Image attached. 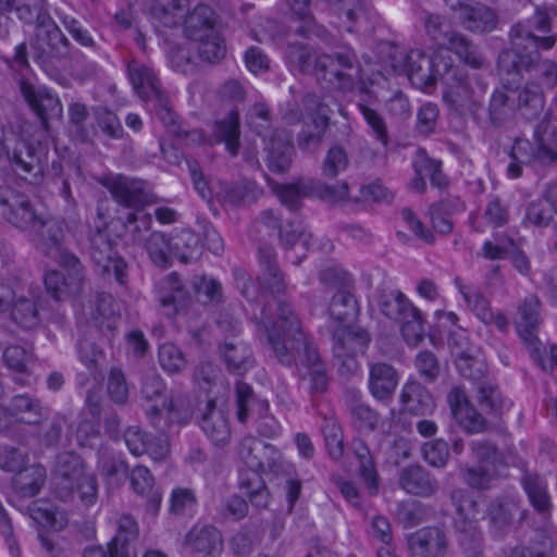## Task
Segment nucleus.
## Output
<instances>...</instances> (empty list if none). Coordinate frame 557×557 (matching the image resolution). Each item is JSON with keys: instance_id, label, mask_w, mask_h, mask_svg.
I'll return each instance as SVG.
<instances>
[{"instance_id": "f257e3e1", "label": "nucleus", "mask_w": 557, "mask_h": 557, "mask_svg": "<svg viewBox=\"0 0 557 557\" xmlns=\"http://www.w3.org/2000/svg\"><path fill=\"white\" fill-rule=\"evenodd\" d=\"M510 48L498 55V70L505 74L519 75L521 71L536 72L543 84L554 88L557 84V63L542 59L540 51L550 50L557 42L556 35L539 36L522 24L516 23L509 32Z\"/></svg>"}, {"instance_id": "f03ea898", "label": "nucleus", "mask_w": 557, "mask_h": 557, "mask_svg": "<svg viewBox=\"0 0 557 557\" xmlns=\"http://www.w3.org/2000/svg\"><path fill=\"white\" fill-rule=\"evenodd\" d=\"M257 335L278 361L290 362L294 350L304 344V331L292 305L275 298L267 300L260 308Z\"/></svg>"}, {"instance_id": "7ed1b4c3", "label": "nucleus", "mask_w": 557, "mask_h": 557, "mask_svg": "<svg viewBox=\"0 0 557 557\" xmlns=\"http://www.w3.org/2000/svg\"><path fill=\"white\" fill-rule=\"evenodd\" d=\"M54 495L62 502H72L76 495L84 506H92L98 499V482L94 473L77 454L63 451L57 455L52 470Z\"/></svg>"}, {"instance_id": "20e7f679", "label": "nucleus", "mask_w": 557, "mask_h": 557, "mask_svg": "<svg viewBox=\"0 0 557 557\" xmlns=\"http://www.w3.org/2000/svg\"><path fill=\"white\" fill-rule=\"evenodd\" d=\"M370 343L371 335L360 326L345 324L333 331L332 351L341 374L350 376L359 371V358L364 356Z\"/></svg>"}, {"instance_id": "39448f33", "label": "nucleus", "mask_w": 557, "mask_h": 557, "mask_svg": "<svg viewBox=\"0 0 557 557\" xmlns=\"http://www.w3.org/2000/svg\"><path fill=\"white\" fill-rule=\"evenodd\" d=\"M441 82L446 86L443 91L445 103L457 114L474 113L481 106V96L485 85L478 82V90L471 85L463 70L457 65H445L441 72Z\"/></svg>"}, {"instance_id": "423d86ee", "label": "nucleus", "mask_w": 557, "mask_h": 557, "mask_svg": "<svg viewBox=\"0 0 557 557\" xmlns=\"http://www.w3.org/2000/svg\"><path fill=\"white\" fill-rule=\"evenodd\" d=\"M309 122H304L297 134V146L302 151H315L323 143L330 127L333 110L317 94L307 92L301 97Z\"/></svg>"}, {"instance_id": "0eeeda50", "label": "nucleus", "mask_w": 557, "mask_h": 557, "mask_svg": "<svg viewBox=\"0 0 557 557\" xmlns=\"http://www.w3.org/2000/svg\"><path fill=\"white\" fill-rule=\"evenodd\" d=\"M88 242V255L96 270L107 277L113 275L119 284L125 285L127 263L115 250L106 226L96 225L89 233Z\"/></svg>"}, {"instance_id": "6e6552de", "label": "nucleus", "mask_w": 557, "mask_h": 557, "mask_svg": "<svg viewBox=\"0 0 557 557\" xmlns=\"http://www.w3.org/2000/svg\"><path fill=\"white\" fill-rule=\"evenodd\" d=\"M30 46L34 51V60L42 67L52 65L55 60L71 58L72 45L52 17L36 28L35 39Z\"/></svg>"}, {"instance_id": "1a4fd4ad", "label": "nucleus", "mask_w": 557, "mask_h": 557, "mask_svg": "<svg viewBox=\"0 0 557 557\" xmlns=\"http://www.w3.org/2000/svg\"><path fill=\"white\" fill-rule=\"evenodd\" d=\"M66 271V276L58 271H48L44 283L46 290L55 300H64L81 293L84 282V269L79 259L73 253H62L54 259Z\"/></svg>"}, {"instance_id": "9d476101", "label": "nucleus", "mask_w": 557, "mask_h": 557, "mask_svg": "<svg viewBox=\"0 0 557 557\" xmlns=\"http://www.w3.org/2000/svg\"><path fill=\"white\" fill-rule=\"evenodd\" d=\"M541 301L535 295L527 296L517 308L515 325L520 338L532 349V356L545 370L546 366L542 360L537 332L541 323Z\"/></svg>"}, {"instance_id": "9b49d317", "label": "nucleus", "mask_w": 557, "mask_h": 557, "mask_svg": "<svg viewBox=\"0 0 557 557\" xmlns=\"http://www.w3.org/2000/svg\"><path fill=\"white\" fill-rule=\"evenodd\" d=\"M449 347L462 377L473 384L487 377V366L481 358L479 349L470 345L463 334H453L449 337Z\"/></svg>"}, {"instance_id": "f8f14e48", "label": "nucleus", "mask_w": 557, "mask_h": 557, "mask_svg": "<svg viewBox=\"0 0 557 557\" xmlns=\"http://www.w3.org/2000/svg\"><path fill=\"white\" fill-rule=\"evenodd\" d=\"M0 214L24 231H32L41 218L26 196L9 190H0Z\"/></svg>"}, {"instance_id": "ddd939ff", "label": "nucleus", "mask_w": 557, "mask_h": 557, "mask_svg": "<svg viewBox=\"0 0 557 557\" xmlns=\"http://www.w3.org/2000/svg\"><path fill=\"white\" fill-rule=\"evenodd\" d=\"M166 417L162 418V410L152 406L147 410L151 424L160 432H165L171 425L187 424L193 418V408L187 395L171 392L163 404Z\"/></svg>"}, {"instance_id": "4468645a", "label": "nucleus", "mask_w": 557, "mask_h": 557, "mask_svg": "<svg viewBox=\"0 0 557 557\" xmlns=\"http://www.w3.org/2000/svg\"><path fill=\"white\" fill-rule=\"evenodd\" d=\"M262 193L255 181H219L214 197L225 208H240L256 202Z\"/></svg>"}, {"instance_id": "2eb2a0df", "label": "nucleus", "mask_w": 557, "mask_h": 557, "mask_svg": "<svg viewBox=\"0 0 557 557\" xmlns=\"http://www.w3.org/2000/svg\"><path fill=\"white\" fill-rule=\"evenodd\" d=\"M183 545L191 557H220L223 537L213 525H195L186 533Z\"/></svg>"}, {"instance_id": "dca6fc26", "label": "nucleus", "mask_w": 557, "mask_h": 557, "mask_svg": "<svg viewBox=\"0 0 557 557\" xmlns=\"http://www.w3.org/2000/svg\"><path fill=\"white\" fill-rule=\"evenodd\" d=\"M30 232L36 248L47 257L58 259L62 253H70L63 249L65 235L59 220L41 216Z\"/></svg>"}, {"instance_id": "f3484780", "label": "nucleus", "mask_w": 557, "mask_h": 557, "mask_svg": "<svg viewBox=\"0 0 557 557\" xmlns=\"http://www.w3.org/2000/svg\"><path fill=\"white\" fill-rule=\"evenodd\" d=\"M409 64L405 74L411 83L418 87H429L441 81V72L445 65H450L443 59L432 60L421 50H411L408 52Z\"/></svg>"}, {"instance_id": "a211bd4d", "label": "nucleus", "mask_w": 557, "mask_h": 557, "mask_svg": "<svg viewBox=\"0 0 557 557\" xmlns=\"http://www.w3.org/2000/svg\"><path fill=\"white\" fill-rule=\"evenodd\" d=\"M153 110L157 117L166 127L168 132L172 134L177 140L185 145L200 144L203 140V135L200 131L185 129L178 122L177 114L173 111L168 96L162 92L156 98L151 99Z\"/></svg>"}, {"instance_id": "6ab92c4d", "label": "nucleus", "mask_w": 557, "mask_h": 557, "mask_svg": "<svg viewBox=\"0 0 557 557\" xmlns=\"http://www.w3.org/2000/svg\"><path fill=\"white\" fill-rule=\"evenodd\" d=\"M398 372L387 362L369 364L368 388L373 398L387 403L392 400L398 385Z\"/></svg>"}, {"instance_id": "aec40b11", "label": "nucleus", "mask_w": 557, "mask_h": 557, "mask_svg": "<svg viewBox=\"0 0 557 557\" xmlns=\"http://www.w3.org/2000/svg\"><path fill=\"white\" fill-rule=\"evenodd\" d=\"M398 485L407 494L419 497H430L440 488L437 480L419 465L403 468L398 474Z\"/></svg>"}, {"instance_id": "412c9836", "label": "nucleus", "mask_w": 557, "mask_h": 557, "mask_svg": "<svg viewBox=\"0 0 557 557\" xmlns=\"http://www.w3.org/2000/svg\"><path fill=\"white\" fill-rule=\"evenodd\" d=\"M21 90L32 110L40 119L45 128L48 126L49 119L60 117L62 115V106L59 98L47 89L35 88L33 85L24 82L21 85Z\"/></svg>"}, {"instance_id": "4be33fe9", "label": "nucleus", "mask_w": 557, "mask_h": 557, "mask_svg": "<svg viewBox=\"0 0 557 557\" xmlns=\"http://www.w3.org/2000/svg\"><path fill=\"white\" fill-rule=\"evenodd\" d=\"M408 547L416 556L444 557L447 549V539L440 528L428 527L418 530L408 537Z\"/></svg>"}, {"instance_id": "5701e85b", "label": "nucleus", "mask_w": 557, "mask_h": 557, "mask_svg": "<svg viewBox=\"0 0 557 557\" xmlns=\"http://www.w3.org/2000/svg\"><path fill=\"white\" fill-rule=\"evenodd\" d=\"M160 306L166 317L176 315L185 306L187 290L177 273L172 272L157 283Z\"/></svg>"}, {"instance_id": "b1692460", "label": "nucleus", "mask_w": 557, "mask_h": 557, "mask_svg": "<svg viewBox=\"0 0 557 557\" xmlns=\"http://www.w3.org/2000/svg\"><path fill=\"white\" fill-rule=\"evenodd\" d=\"M199 425L207 437L216 446L225 445L231 438V428L226 413L216 407L213 399L208 400L201 413Z\"/></svg>"}, {"instance_id": "393cba45", "label": "nucleus", "mask_w": 557, "mask_h": 557, "mask_svg": "<svg viewBox=\"0 0 557 557\" xmlns=\"http://www.w3.org/2000/svg\"><path fill=\"white\" fill-rule=\"evenodd\" d=\"M219 352L228 372L243 375L255 364L250 347L237 338L226 339L219 347Z\"/></svg>"}, {"instance_id": "a878e982", "label": "nucleus", "mask_w": 557, "mask_h": 557, "mask_svg": "<svg viewBox=\"0 0 557 557\" xmlns=\"http://www.w3.org/2000/svg\"><path fill=\"white\" fill-rule=\"evenodd\" d=\"M267 165L277 174L286 173L292 165L295 148L283 131H275L265 146Z\"/></svg>"}, {"instance_id": "bb28decb", "label": "nucleus", "mask_w": 557, "mask_h": 557, "mask_svg": "<svg viewBox=\"0 0 557 557\" xmlns=\"http://www.w3.org/2000/svg\"><path fill=\"white\" fill-rule=\"evenodd\" d=\"M400 404L404 411L412 416H431L435 409L431 393L418 381H408L403 386Z\"/></svg>"}, {"instance_id": "cd10ccee", "label": "nucleus", "mask_w": 557, "mask_h": 557, "mask_svg": "<svg viewBox=\"0 0 557 557\" xmlns=\"http://www.w3.org/2000/svg\"><path fill=\"white\" fill-rule=\"evenodd\" d=\"M13 423L16 422L35 425L40 424L49 416V409L39 398L28 394L15 395L10 400Z\"/></svg>"}, {"instance_id": "c85d7f7f", "label": "nucleus", "mask_w": 557, "mask_h": 557, "mask_svg": "<svg viewBox=\"0 0 557 557\" xmlns=\"http://www.w3.org/2000/svg\"><path fill=\"white\" fill-rule=\"evenodd\" d=\"M107 187L115 201L124 207L138 211L147 202L141 184L125 176L119 175L112 178Z\"/></svg>"}, {"instance_id": "c756f323", "label": "nucleus", "mask_w": 557, "mask_h": 557, "mask_svg": "<svg viewBox=\"0 0 557 557\" xmlns=\"http://www.w3.org/2000/svg\"><path fill=\"white\" fill-rule=\"evenodd\" d=\"M458 14L461 25L474 33L490 32L497 23L495 13L481 3H458Z\"/></svg>"}, {"instance_id": "7c9ffc66", "label": "nucleus", "mask_w": 557, "mask_h": 557, "mask_svg": "<svg viewBox=\"0 0 557 557\" xmlns=\"http://www.w3.org/2000/svg\"><path fill=\"white\" fill-rule=\"evenodd\" d=\"M127 74L136 94L144 101H150L163 91L153 71L138 61H131L127 65Z\"/></svg>"}, {"instance_id": "2f4dec72", "label": "nucleus", "mask_w": 557, "mask_h": 557, "mask_svg": "<svg viewBox=\"0 0 557 557\" xmlns=\"http://www.w3.org/2000/svg\"><path fill=\"white\" fill-rule=\"evenodd\" d=\"M216 15L211 7L207 4H198L194 10L184 17V30L186 36L191 40L205 38L215 33Z\"/></svg>"}, {"instance_id": "473e14b6", "label": "nucleus", "mask_w": 557, "mask_h": 557, "mask_svg": "<svg viewBox=\"0 0 557 557\" xmlns=\"http://www.w3.org/2000/svg\"><path fill=\"white\" fill-rule=\"evenodd\" d=\"M318 81L325 82L333 88L342 91L352 90L355 87L356 76L352 72L336 66L329 58V54L322 53L317 60Z\"/></svg>"}, {"instance_id": "72a5a7b5", "label": "nucleus", "mask_w": 557, "mask_h": 557, "mask_svg": "<svg viewBox=\"0 0 557 557\" xmlns=\"http://www.w3.org/2000/svg\"><path fill=\"white\" fill-rule=\"evenodd\" d=\"M521 485L534 510L543 516L549 515L553 505L546 480L537 473L525 472Z\"/></svg>"}, {"instance_id": "f704fd0d", "label": "nucleus", "mask_w": 557, "mask_h": 557, "mask_svg": "<svg viewBox=\"0 0 557 557\" xmlns=\"http://www.w3.org/2000/svg\"><path fill=\"white\" fill-rule=\"evenodd\" d=\"M46 478L45 467L39 463L26 465L12 478V487L22 497H34L40 492Z\"/></svg>"}, {"instance_id": "c9c22d12", "label": "nucleus", "mask_w": 557, "mask_h": 557, "mask_svg": "<svg viewBox=\"0 0 557 557\" xmlns=\"http://www.w3.org/2000/svg\"><path fill=\"white\" fill-rule=\"evenodd\" d=\"M14 171L24 180L30 183H38L42 177V165L36 149L30 145H23L9 156Z\"/></svg>"}, {"instance_id": "e433bc0d", "label": "nucleus", "mask_w": 557, "mask_h": 557, "mask_svg": "<svg viewBox=\"0 0 557 557\" xmlns=\"http://www.w3.org/2000/svg\"><path fill=\"white\" fill-rule=\"evenodd\" d=\"M513 95L515 90L506 84L492 94L488 103V119L494 126H502L513 116L517 110Z\"/></svg>"}, {"instance_id": "4c0bfd02", "label": "nucleus", "mask_w": 557, "mask_h": 557, "mask_svg": "<svg viewBox=\"0 0 557 557\" xmlns=\"http://www.w3.org/2000/svg\"><path fill=\"white\" fill-rule=\"evenodd\" d=\"M539 164H557V126L541 122L535 127Z\"/></svg>"}, {"instance_id": "58836bf2", "label": "nucleus", "mask_w": 557, "mask_h": 557, "mask_svg": "<svg viewBox=\"0 0 557 557\" xmlns=\"http://www.w3.org/2000/svg\"><path fill=\"white\" fill-rule=\"evenodd\" d=\"M352 450L359 461L358 471L369 491V494L371 496L376 495L379 490V473L370 448L362 440L355 438L352 441Z\"/></svg>"}, {"instance_id": "ea45409f", "label": "nucleus", "mask_w": 557, "mask_h": 557, "mask_svg": "<svg viewBox=\"0 0 557 557\" xmlns=\"http://www.w3.org/2000/svg\"><path fill=\"white\" fill-rule=\"evenodd\" d=\"M516 106L527 119L539 117L545 107L544 92L540 84L529 82L525 86L516 91Z\"/></svg>"}, {"instance_id": "a19ab883", "label": "nucleus", "mask_w": 557, "mask_h": 557, "mask_svg": "<svg viewBox=\"0 0 557 557\" xmlns=\"http://www.w3.org/2000/svg\"><path fill=\"white\" fill-rule=\"evenodd\" d=\"M213 135L216 141L224 143L226 150L233 156H237L240 146L239 137V113L233 109L220 121L215 122Z\"/></svg>"}, {"instance_id": "79ce46f5", "label": "nucleus", "mask_w": 557, "mask_h": 557, "mask_svg": "<svg viewBox=\"0 0 557 557\" xmlns=\"http://www.w3.org/2000/svg\"><path fill=\"white\" fill-rule=\"evenodd\" d=\"M450 502L456 508L454 528L458 532V523L465 522L471 527H478L476 520L480 516L479 504L475 498L463 488H455L450 493Z\"/></svg>"}, {"instance_id": "37998d69", "label": "nucleus", "mask_w": 557, "mask_h": 557, "mask_svg": "<svg viewBox=\"0 0 557 557\" xmlns=\"http://www.w3.org/2000/svg\"><path fill=\"white\" fill-rule=\"evenodd\" d=\"M330 317L341 324H350L359 315L357 299L350 290L336 292L329 305Z\"/></svg>"}, {"instance_id": "c03bdc74", "label": "nucleus", "mask_w": 557, "mask_h": 557, "mask_svg": "<svg viewBox=\"0 0 557 557\" xmlns=\"http://www.w3.org/2000/svg\"><path fill=\"white\" fill-rule=\"evenodd\" d=\"M379 306L385 317L398 323L408 318L416 309L409 299L398 290L383 292L380 295Z\"/></svg>"}, {"instance_id": "a18cd8bd", "label": "nucleus", "mask_w": 557, "mask_h": 557, "mask_svg": "<svg viewBox=\"0 0 557 557\" xmlns=\"http://www.w3.org/2000/svg\"><path fill=\"white\" fill-rule=\"evenodd\" d=\"M201 238L191 230H182L173 239L172 255L183 263L197 260L201 255Z\"/></svg>"}, {"instance_id": "49530a36", "label": "nucleus", "mask_w": 557, "mask_h": 557, "mask_svg": "<svg viewBox=\"0 0 557 557\" xmlns=\"http://www.w3.org/2000/svg\"><path fill=\"white\" fill-rule=\"evenodd\" d=\"M233 277L236 288L239 290L242 296L246 298L251 310L252 317L258 320L256 309L267 301V296L261 293L260 285L258 286L246 270L242 268H235L233 270Z\"/></svg>"}, {"instance_id": "de8ad7c7", "label": "nucleus", "mask_w": 557, "mask_h": 557, "mask_svg": "<svg viewBox=\"0 0 557 557\" xmlns=\"http://www.w3.org/2000/svg\"><path fill=\"white\" fill-rule=\"evenodd\" d=\"M188 8V0H158L152 14L165 27H175L184 22Z\"/></svg>"}, {"instance_id": "09e8293b", "label": "nucleus", "mask_w": 557, "mask_h": 557, "mask_svg": "<svg viewBox=\"0 0 557 557\" xmlns=\"http://www.w3.org/2000/svg\"><path fill=\"white\" fill-rule=\"evenodd\" d=\"M475 386V400L486 414H499L504 406L503 396L498 386L488 377L473 384Z\"/></svg>"}, {"instance_id": "8fccbe9b", "label": "nucleus", "mask_w": 557, "mask_h": 557, "mask_svg": "<svg viewBox=\"0 0 557 557\" xmlns=\"http://www.w3.org/2000/svg\"><path fill=\"white\" fill-rule=\"evenodd\" d=\"M11 317L15 323L24 329H33L39 324L38 299L30 295L14 298Z\"/></svg>"}, {"instance_id": "3c124183", "label": "nucleus", "mask_w": 557, "mask_h": 557, "mask_svg": "<svg viewBox=\"0 0 557 557\" xmlns=\"http://www.w3.org/2000/svg\"><path fill=\"white\" fill-rule=\"evenodd\" d=\"M322 53H313L306 45L295 42L286 48V58L289 65L302 74H314L317 76V60Z\"/></svg>"}, {"instance_id": "603ef678", "label": "nucleus", "mask_w": 557, "mask_h": 557, "mask_svg": "<svg viewBox=\"0 0 557 557\" xmlns=\"http://www.w3.org/2000/svg\"><path fill=\"white\" fill-rule=\"evenodd\" d=\"M446 47L473 69H481L485 65V59L479 47L460 33L454 35Z\"/></svg>"}, {"instance_id": "864d4df0", "label": "nucleus", "mask_w": 557, "mask_h": 557, "mask_svg": "<svg viewBox=\"0 0 557 557\" xmlns=\"http://www.w3.org/2000/svg\"><path fill=\"white\" fill-rule=\"evenodd\" d=\"M152 224L151 215L143 211L129 212L124 222L126 243L141 246Z\"/></svg>"}, {"instance_id": "5fc2aeb1", "label": "nucleus", "mask_w": 557, "mask_h": 557, "mask_svg": "<svg viewBox=\"0 0 557 557\" xmlns=\"http://www.w3.org/2000/svg\"><path fill=\"white\" fill-rule=\"evenodd\" d=\"M457 533L463 557H486L483 535L478 527L459 522Z\"/></svg>"}, {"instance_id": "6e6d98bb", "label": "nucleus", "mask_w": 557, "mask_h": 557, "mask_svg": "<svg viewBox=\"0 0 557 557\" xmlns=\"http://www.w3.org/2000/svg\"><path fill=\"white\" fill-rule=\"evenodd\" d=\"M423 26L426 36L438 47H446L458 32L450 28L449 21L441 14L425 13Z\"/></svg>"}, {"instance_id": "4d7b16f0", "label": "nucleus", "mask_w": 557, "mask_h": 557, "mask_svg": "<svg viewBox=\"0 0 557 557\" xmlns=\"http://www.w3.org/2000/svg\"><path fill=\"white\" fill-rule=\"evenodd\" d=\"M16 16L26 24H36V28L51 18L46 0H15L13 10Z\"/></svg>"}, {"instance_id": "13d9d810", "label": "nucleus", "mask_w": 557, "mask_h": 557, "mask_svg": "<svg viewBox=\"0 0 557 557\" xmlns=\"http://www.w3.org/2000/svg\"><path fill=\"white\" fill-rule=\"evenodd\" d=\"M141 246L154 264L163 268L170 265L172 240L164 233L158 231L149 233Z\"/></svg>"}, {"instance_id": "bf43d9fd", "label": "nucleus", "mask_w": 557, "mask_h": 557, "mask_svg": "<svg viewBox=\"0 0 557 557\" xmlns=\"http://www.w3.org/2000/svg\"><path fill=\"white\" fill-rule=\"evenodd\" d=\"M413 169L414 172H425V175L430 177V182L433 187L441 190L447 188L449 182L442 171V162L430 158L424 150L420 149L417 151V156L413 161Z\"/></svg>"}, {"instance_id": "052dcab7", "label": "nucleus", "mask_w": 557, "mask_h": 557, "mask_svg": "<svg viewBox=\"0 0 557 557\" xmlns=\"http://www.w3.org/2000/svg\"><path fill=\"white\" fill-rule=\"evenodd\" d=\"M306 186H309V178H300L295 183L277 185L274 191L282 205L292 211H297L301 207V199L311 197Z\"/></svg>"}, {"instance_id": "680f3d73", "label": "nucleus", "mask_w": 557, "mask_h": 557, "mask_svg": "<svg viewBox=\"0 0 557 557\" xmlns=\"http://www.w3.org/2000/svg\"><path fill=\"white\" fill-rule=\"evenodd\" d=\"M325 447L333 460H339L344 455V434L342 426L334 417H324L321 425Z\"/></svg>"}, {"instance_id": "e2e57ef3", "label": "nucleus", "mask_w": 557, "mask_h": 557, "mask_svg": "<svg viewBox=\"0 0 557 557\" xmlns=\"http://www.w3.org/2000/svg\"><path fill=\"white\" fill-rule=\"evenodd\" d=\"M352 424L360 432H373L381 422V414L368 404L354 400L349 405Z\"/></svg>"}, {"instance_id": "0e129e2a", "label": "nucleus", "mask_w": 557, "mask_h": 557, "mask_svg": "<svg viewBox=\"0 0 557 557\" xmlns=\"http://www.w3.org/2000/svg\"><path fill=\"white\" fill-rule=\"evenodd\" d=\"M196 41L199 42L198 55L203 62L218 64L225 58L226 45L219 32L205 36V38L197 39Z\"/></svg>"}, {"instance_id": "69168bd1", "label": "nucleus", "mask_w": 557, "mask_h": 557, "mask_svg": "<svg viewBox=\"0 0 557 557\" xmlns=\"http://www.w3.org/2000/svg\"><path fill=\"white\" fill-rule=\"evenodd\" d=\"M114 299L109 294H100L91 311L94 326L99 330H113L115 327Z\"/></svg>"}, {"instance_id": "338daca9", "label": "nucleus", "mask_w": 557, "mask_h": 557, "mask_svg": "<svg viewBox=\"0 0 557 557\" xmlns=\"http://www.w3.org/2000/svg\"><path fill=\"white\" fill-rule=\"evenodd\" d=\"M139 534L138 525L131 515H122L117 520V532L111 540V547L117 550H125L129 556V545L137 541Z\"/></svg>"}, {"instance_id": "774afa93", "label": "nucleus", "mask_w": 557, "mask_h": 557, "mask_svg": "<svg viewBox=\"0 0 557 557\" xmlns=\"http://www.w3.org/2000/svg\"><path fill=\"white\" fill-rule=\"evenodd\" d=\"M358 109L368 126L370 127L373 137L384 148H387L391 143V137L384 116L377 110L369 107L366 103H358Z\"/></svg>"}]
</instances>
